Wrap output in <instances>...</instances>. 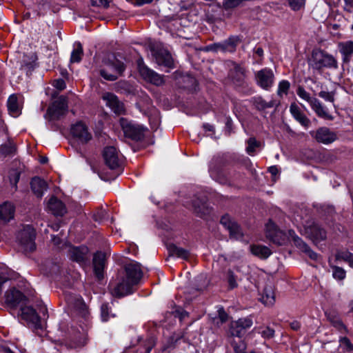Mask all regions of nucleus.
Instances as JSON below:
<instances>
[{"label":"nucleus","mask_w":353,"mask_h":353,"mask_svg":"<svg viewBox=\"0 0 353 353\" xmlns=\"http://www.w3.org/2000/svg\"><path fill=\"white\" fill-rule=\"evenodd\" d=\"M309 64L313 69L317 70H321L324 68L334 69L338 68L336 59L332 54L321 50L312 51Z\"/></svg>","instance_id":"f257e3e1"},{"label":"nucleus","mask_w":353,"mask_h":353,"mask_svg":"<svg viewBox=\"0 0 353 353\" xmlns=\"http://www.w3.org/2000/svg\"><path fill=\"white\" fill-rule=\"evenodd\" d=\"M125 70L124 63L114 59L104 63V67L100 70V74L107 81H113L118 79Z\"/></svg>","instance_id":"f03ea898"},{"label":"nucleus","mask_w":353,"mask_h":353,"mask_svg":"<svg viewBox=\"0 0 353 353\" xmlns=\"http://www.w3.org/2000/svg\"><path fill=\"white\" fill-rule=\"evenodd\" d=\"M35 231L31 225H26L17 234V240L25 252H32L36 248Z\"/></svg>","instance_id":"7ed1b4c3"},{"label":"nucleus","mask_w":353,"mask_h":353,"mask_svg":"<svg viewBox=\"0 0 353 353\" xmlns=\"http://www.w3.org/2000/svg\"><path fill=\"white\" fill-rule=\"evenodd\" d=\"M120 124L125 135L132 140L139 141L144 137V128L139 124L128 121L121 118Z\"/></svg>","instance_id":"20e7f679"},{"label":"nucleus","mask_w":353,"mask_h":353,"mask_svg":"<svg viewBox=\"0 0 353 353\" xmlns=\"http://www.w3.org/2000/svg\"><path fill=\"white\" fill-rule=\"evenodd\" d=\"M138 70L140 75L147 81L159 86L164 83L163 77L148 68L143 59L137 60Z\"/></svg>","instance_id":"39448f33"},{"label":"nucleus","mask_w":353,"mask_h":353,"mask_svg":"<svg viewBox=\"0 0 353 353\" xmlns=\"http://www.w3.org/2000/svg\"><path fill=\"white\" fill-rule=\"evenodd\" d=\"M68 112L67 98L61 96L48 108L47 114L50 119L57 120Z\"/></svg>","instance_id":"423d86ee"},{"label":"nucleus","mask_w":353,"mask_h":353,"mask_svg":"<svg viewBox=\"0 0 353 353\" xmlns=\"http://www.w3.org/2000/svg\"><path fill=\"white\" fill-rule=\"evenodd\" d=\"M70 134L73 138L81 143H87L92 139V134L88 127L81 121L77 122L71 125Z\"/></svg>","instance_id":"0eeeda50"},{"label":"nucleus","mask_w":353,"mask_h":353,"mask_svg":"<svg viewBox=\"0 0 353 353\" xmlns=\"http://www.w3.org/2000/svg\"><path fill=\"white\" fill-rule=\"evenodd\" d=\"M255 79L259 86L268 90L274 84V74L271 69L263 68L256 72Z\"/></svg>","instance_id":"6e6552de"},{"label":"nucleus","mask_w":353,"mask_h":353,"mask_svg":"<svg viewBox=\"0 0 353 353\" xmlns=\"http://www.w3.org/2000/svg\"><path fill=\"white\" fill-rule=\"evenodd\" d=\"M305 232L314 241L325 239L326 232L313 221H307L304 223Z\"/></svg>","instance_id":"1a4fd4ad"},{"label":"nucleus","mask_w":353,"mask_h":353,"mask_svg":"<svg viewBox=\"0 0 353 353\" xmlns=\"http://www.w3.org/2000/svg\"><path fill=\"white\" fill-rule=\"evenodd\" d=\"M310 134L317 142L325 145L334 142L337 139L336 134L326 127H321L316 131H312Z\"/></svg>","instance_id":"9d476101"},{"label":"nucleus","mask_w":353,"mask_h":353,"mask_svg":"<svg viewBox=\"0 0 353 353\" xmlns=\"http://www.w3.org/2000/svg\"><path fill=\"white\" fill-rule=\"evenodd\" d=\"M252 325V321L249 318L239 319L232 321L230 326V333L233 336L241 337L245 330Z\"/></svg>","instance_id":"9b49d317"},{"label":"nucleus","mask_w":353,"mask_h":353,"mask_svg":"<svg viewBox=\"0 0 353 353\" xmlns=\"http://www.w3.org/2000/svg\"><path fill=\"white\" fill-rule=\"evenodd\" d=\"M103 100L115 114H121L125 112L123 103L118 99V97L111 92H105L102 95Z\"/></svg>","instance_id":"f8f14e48"},{"label":"nucleus","mask_w":353,"mask_h":353,"mask_svg":"<svg viewBox=\"0 0 353 353\" xmlns=\"http://www.w3.org/2000/svg\"><path fill=\"white\" fill-rule=\"evenodd\" d=\"M134 284L131 283L127 279L123 278L121 281L115 285H110L111 292L113 296L121 297L132 292V288Z\"/></svg>","instance_id":"ddd939ff"},{"label":"nucleus","mask_w":353,"mask_h":353,"mask_svg":"<svg viewBox=\"0 0 353 353\" xmlns=\"http://www.w3.org/2000/svg\"><path fill=\"white\" fill-rule=\"evenodd\" d=\"M220 222L221 224L229 231L232 238L239 239L243 236V232L239 225L228 215L223 216Z\"/></svg>","instance_id":"4468645a"},{"label":"nucleus","mask_w":353,"mask_h":353,"mask_svg":"<svg viewBox=\"0 0 353 353\" xmlns=\"http://www.w3.org/2000/svg\"><path fill=\"white\" fill-rule=\"evenodd\" d=\"M239 41L236 37H230L223 43H214L206 47L207 51L233 52Z\"/></svg>","instance_id":"2eb2a0df"},{"label":"nucleus","mask_w":353,"mask_h":353,"mask_svg":"<svg viewBox=\"0 0 353 353\" xmlns=\"http://www.w3.org/2000/svg\"><path fill=\"white\" fill-rule=\"evenodd\" d=\"M103 158L106 165L110 169H115L120 165V158L116 148L113 146L105 148Z\"/></svg>","instance_id":"dca6fc26"},{"label":"nucleus","mask_w":353,"mask_h":353,"mask_svg":"<svg viewBox=\"0 0 353 353\" xmlns=\"http://www.w3.org/2000/svg\"><path fill=\"white\" fill-rule=\"evenodd\" d=\"M266 236L274 243L279 245L283 244L285 242L283 232L278 230L275 224L271 221L266 225Z\"/></svg>","instance_id":"f3484780"},{"label":"nucleus","mask_w":353,"mask_h":353,"mask_svg":"<svg viewBox=\"0 0 353 353\" xmlns=\"http://www.w3.org/2000/svg\"><path fill=\"white\" fill-rule=\"evenodd\" d=\"M152 55L157 64L169 68L174 67V60L168 50L164 49H160L159 50H152Z\"/></svg>","instance_id":"a211bd4d"},{"label":"nucleus","mask_w":353,"mask_h":353,"mask_svg":"<svg viewBox=\"0 0 353 353\" xmlns=\"http://www.w3.org/2000/svg\"><path fill=\"white\" fill-rule=\"evenodd\" d=\"M126 279L132 284H137L142 277L140 265L136 263H130L125 266Z\"/></svg>","instance_id":"6ab92c4d"},{"label":"nucleus","mask_w":353,"mask_h":353,"mask_svg":"<svg viewBox=\"0 0 353 353\" xmlns=\"http://www.w3.org/2000/svg\"><path fill=\"white\" fill-rule=\"evenodd\" d=\"M289 235L292 237L293 242L296 248L305 253L311 259L316 260L318 254L313 252L310 248L297 235L294 231L289 230Z\"/></svg>","instance_id":"aec40b11"},{"label":"nucleus","mask_w":353,"mask_h":353,"mask_svg":"<svg viewBox=\"0 0 353 353\" xmlns=\"http://www.w3.org/2000/svg\"><path fill=\"white\" fill-rule=\"evenodd\" d=\"M21 315L23 319L32 323L35 328H41L40 318L32 307L26 306L22 307Z\"/></svg>","instance_id":"412c9836"},{"label":"nucleus","mask_w":353,"mask_h":353,"mask_svg":"<svg viewBox=\"0 0 353 353\" xmlns=\"http://www.w3.org/2000/svg\"><path fill=\"white\" fill-rule=\"evenodd\" d=\"M68 303L78 313L79 315L85 317L88 314L86 305L81 297L68 296L66 299Z\"/></svg>","instance_id":"4be33fe9"},{"label":"nucleus","mask_w":353,"mask_h":353,"mask_svg":"<svg viewBox=\"0 0 353 353\" xmlns=\"http://www.w3.org/2000/svg\"><path fill=\"white\" fill-rule=\"evenodd\" d=\"M92 263L96 276L99 280L102 279L105 264V254L101 252H97L94 255Z\"/></svg>","instance_id":"5701e85b"},{"label":"nucleus","mask_w":353,"mask_h":353,"mask_svg":"<svg viewBox=\"0 0 353 353\" xmlns=\"http://www.w3.org/2000/svg\"><path fill=\"white\" fill-rule=\"evenodd\" d=\"M316 114L322 119L332 121L334 117L329 113L328 109L316 98H314L310 104Z\"/></svg>","instance_id":"b1692460"},{"label":"nucleus","mask_w":353,"mask_h":353,"mask_svg":"<svg viewBox=\"0 0 353 353\" xmlns=\"http://www.w3.org/2000/svg\"><path fill=\"white\" fill-rule=\"evenodd\" d=\"M290 112L294 119L298 121L301 125L307 128L310 124V119L303 112L301 108L296 103H292L290 105Z\"/></svg>","instance_id":"393cba45"},{"label":"nucleus","mask_w":353,"mask_h":353,"mask_svg":"<svg viewBox=\"0 0 353 353\" xmlns=\"http://www.w3.org/2000/svg\"><path fill=\"white\" fill-rule=\"evenodd\" d=\"M194 212L200 217H205L211 212V208L204 199H194L192 202Z\"/></svg>","instance_id":"a878e982"},{"label":"nucleus","mask_w":353,"mask_h":353,"mask_svg":"<svg viewBox=\"0 0 353 353\" xmlns=\"http://www.w3.org/2000/svg\"><path fill=\"white\" fill-rule=\"evenodd\" d=\"M88 249L87 247H72L69 250L70 257L72 261L83 263L87 259Z\"/></svg>","instance_id":"bb28decb"},{"label":"nucleus","mask_w":353,"mask_h":353,"mask_svg":"<svg viewBox=\"0 0 353 353\" xmlns=\"http://www.w3.org/2000/svg\"><path fill=\"white\" fill-rule=\"evenodd\" d=\"M15 208L10 202H4L0 205V219L4 222H8L14 218Z\"/></svg>","instance_id":"cd10ccee"},{"label":"nucleus","mask_w":353,"mask_h":353,"mask_svg":"<svg viewBox=\"0 0 353 353\" xmlns=\"http://www.w3.org/2000/svg\"><path fill=\"white\" fill-rule=\"evenodd\" d=\"M338 47L339 52L343 56V61L346 63H349L353 54V41L341 42L339 43Z\"/></svg>","instance_id":"c85d7f7f"},{"label":"nucleus","mask_w":353,"mask_h":353,"mask_svg":"<svg viewBox=\"0 0 353 353\" xmlns=\"http://www.w3.org/2000/svg\"><path fill=\"white\" fill-rule=\"evenodd\" d=\"M48 207L54 215L62 216L66 212L63 203L56 197H52L49 200Z\"/></svg>","instance_id":"c756f323"},{"label":"nucleus","mask_w":353,"mask_h":353,"mask_svg":"<svg viewBox=\"0 0 353 353\" xmlns=\"http://www.w3.org/2000/svg\"><path fill=\"white\" fill-rule=\"evenodd\" d=\"M33 192L38 196L41 197L45 191L48 189L46 182L39 177H34L30 183Z\"/></svg>","instance_id":"7c9ffc66"},{"label":"nucleus","mask_w":353,"mask_h":353,"mask_svg":"<svg viewBox=\"0 0 353 353\" xmlns=\"http://www.w3.org/2000/svg\"><path fill=\"white\" fill-rule=\"evenodd\" d=\"M5 296L6 303L13 306L18 304L23 299V294L14 288L8 290Z\"/></svg>","instance_id":"2f4dec72"},{"label":"nucleus","mask_w":353,"mask_h":353,"mask_svg":"<svg viewBox=\"0 0 353 353\" xmlns=\"http://www.w3.org/2000/svg\"><path fill=\"white\" fill-rule=\"evenodd\" d=\"M262 302L268 306H272L275 302L274 290L272 285H267L261 296Z\"/></svg>","instance_id":"473e14b6"},{"label":"nucleus","mask_w":353,"mask_h":353,"mask_svg":"<svg viewBox=\"0 0 353 353\" xmlns=\"http://www.w3.org/2000/svg\"><path fill=\"white\" fill-rule=\"evenodd\" d=\"M230 76L234 82L241 84L245 79V69L240 65L234 63L233 68L230 69Z\"/></svg>","instance_id":"72a5a7b5"},{"label":"nucleus","mask_w":353,"mask_h":353,"mask_svg":"<svg viewBox=\"0 0 353 353\" xmlns=\"http://www.w3.org/2000/svg\"><path fill=\"white\" fill-rule=\"evenodd\" d=\"M250 251L252 254L261 259L268 258L272 253L268 247L260 245H251Z\"/></svg>","instance_id":"f704fd0d"},{"label":"nucleus","mask_w":353,"mask_h":353,"mask_svg":"<svg viewBox=\"0 0 353 353\" xmlns=\"http://www.w3.org/2000/svg\"><path fill=\"white\" fill-rule=\"evenodd\" d=\"M168 250L170 256H176L183 259H187L189 257V252L188 250L177 247L175 245H170Z\"/></svg>","instance_id":"c9c22d12"},{"label":"nucleus","mask_w":353,"mask_h":353,"mask_svg":"<svg viewBox=\"0 0 353 353\" xmlns=\"http://www.w3.org/2000/svg\"><path fill=\"white\" fill-rule=\"evenodd\" d=\"M75 48L71 53L70 63H79L81 61L83 51V47L80 42H76Z\"/></svg>","instance_id":"e433bc0d"},{"label":"nucleus","mask_w":353,"mask_h":353,"mask_svg":"<svg viewBox=\"0 0 353 353\" xmlns=\"http://www.w3.org/2000/svg\"><path fill=\"white\" fill-rule=\"evenodd\" d=\"M225 279L228 285L229 290H233L238 287V279L234 272L229 269L225 273Z\"/></svg>","instance_id":"4c0bfd02"},{"label":"nucleus","mask_w":353,"mask_h":353,"mask_svg":"<svg viewBox=\"0 0 353 353\" xmlns=\"http://www.w3.org/2000/svg\"><path fill=\"white\" fill-rule=\"evenodd\" d=\"M336 260L344 261L353 268V254L347 250H341L336 254Z\"/></svg>","instance_id":"58836bf2"},{"label":"nucleus","mask_w":353,"mask_h":353,"mask_svg":"<svg viewBox=\"0 0 353 353\" xmlns=\"http://www.w3.org/2000/svg\"><path fill=\"white\" fill-rule=\"evenodd\" d=\"M16 152V147L13 142L8 141L0 146V154L3 156L14 154Z\"/></svg>","instance_id":"ea45409f"},{"label":"nucleus","mask_w":353,"mask_h":353,"mask_svg":"<svg viewBox=\"0 0 353 353\" xmlns=\"http://www.w3.org/2000/svg\"><path fill=\"white\" fill-rule=\"evenodd\" d=\"M327 319L332 323V324L340 331H344L347 332L346 326L343 324L342 321L336 315L329 314H327Z\"/></svg>","instance_id":"a19ab883"},{"label":"nucleus","mask_w":353,"mask_h":353,"mask_svg":"<svg viewBox=\"0 0 353 353\" xmlns=\"http://www.w3.org/2000/svg\"><path fill=\"white\" fill-rule=\"evenodd\" d=\"M8 108L10 112L12 114L18 113V102L17 97L15 95H11L8 99Z\"/></svg>","instance_id":"79ce46f5"},{"label":"nucleus","mask_w":353,"mask_h":353,"mask_svg":"<svg viewBox=\"0 0 353 353\" xmlns=\"http://www.w3.org/2000/svg\"><path fill=\"white\" fill-rule=\"evenodd\" d=\"M254 104L258 109L264 110L272 108L274 105V102L273 101L266 102L263 98L257 97L254 99Z\"/></svg>","instance_id":"37998d69"},{"label":"nucleus","mask_w":353,"mask_h":353,"mask_svg":"<svg viewBox=\"0 0 353 353\" xmlns=\"http://www.w3.org/2000/svg\"><path fill=\"white\" fill-rule=\"evenodd\" d=\"M248 0H223V7L225 10H232L241 6Z\"/></svg>","instance_id":"c03bdc74"},{"label":"nucleus","mask_w":353,"mask_h":353,"mask_svg":"<svg viewBox=\"0 0 353 353\" xmlns=\"http://www.w3.org/2000/svg\"><path fill=\"white\" fill-rule=\"evenodd\" d=\"M290 87V83L287 80H283L279 82L278 86L277 94L282 97L283 94H287Z\"/></svg>","instance_id":"a18cd8bd"},{"label":"nucleus","mask_w":353,"mask_h":353,"mask_svg":"<svg viewBox=\"0 0 353 353\" xmlns=\"http://www.w3.org/2000/svg\"><path fill=\"white\" fill-rule=\"evenodd\" d=\"M296 94L297 95L301 98L302 99L306 101L309 103V104L311 103V101H313L314 97H312L309 92H307L303 87L299 86L296 90Z\"/></svg>","instance_id":"49530a36"},{"label":"nucleus","mask_w":353,"mask_h":353,"mask_svg":"<svg viewBox=\"0 0 353 353\" xmlns=\"http://www.w3.org/2000/svg\"><path fill=\"white\" fill-rule=\"evenodd\" d=\"M288 4L292 10L298 11L305 7V0H288Z\"/></svg>","instance_id":"de8ad7c7"},{"label":"nucleus","mask_w":353,"mask_h":353,"mask_svg":"<svg viewBox=\"0 0 353 353\" xmlns=\"http://www.w3.org/2000/svg\"><path fill=\"white\" fill-rule=\"evenodd\" d=\"M340 346L347 352L353 351V344L347 337H341L339 339Z\"/></svg>","instance_id":"09e8293b"},{"label":"nucleus","mask_w":353,"mask_h":353,"mask_svg":"<svg viewBox=\"0 0 353 353\" xmlns=\"http://www.w3.org/2000/svg\"><path fill=\"white\" fill-rule=\"evenodd\" d=\"M259 146V142H258L255 138H250L248 140V147L246 151L249 154H252L255 151V149Z\"/></svg>","instance_id":"8fccbe9b"},{"label":"nucleus","mask_w":353,"mask_h":353,"mask_svg":"<svg viewBox=\"0 0 353 353\" xmlns=\"http://www.w3.org/2000/svg\"><path fill=\"white\" fill-rule=\"evenodd\" d=\"M332 269V276L334 279L343 280L345 277V271L343 268L337 266H333Z\"/></svg>","instance_id":"3c124183"},{"label":"nucleus","mask_w":353,"mask_h":353,"mask_svg":"<svg viewBox=\"0 0 353 353\" xmlns=\"http://www.w3.org/2000/svg\"><path fill=\"white\" fill-rule=\"evenodd\" d=\"M37 11L39 14H41L43 12L49 8V3L47 0H37Z\"/></svg>","instance_id":"603ef678"},{"label":"nucleus","mask_w":353,"mask_h":353,"mask_svg":"<svg viewBox=\"0 0 353 353\" xmlns=\"http://www.w3.org/2000/svg\"><path fill=\"white\" fill-rule=\"evenodd\" d=\"M319 96L326 101L334 102V92H333L321 91Z\"/></svg>","instance_id":"864d4df0"},{"label":"nucleus","mask_w":353,"mask_h":353,"mask_svg":"<svg viewBox=\"0 0 353 353\" xmlns=\"http://www.w3.org/2000/svg\"><path fill=\"white\" fill-rule=\"evenodd\" d=\"M112 0H91L92 5L94 6L109 7V3Z\"/></svg>","instance_id":"5fc2aeb1"},{"label":"nucleus","mask_w":353,"mask_h":353,"mask_svg":"<svg viewBox=\"0 0 353 353\" xmlns=\"http://www.w3.org/2000/svg\"><path fill=\"white\" fill-rule=\"evenodd\" d=\"M101 318L103 321H106L109 316V308L107 304H103L101 307Z\"/></svg>","instance_id":"6e6d98bb"},{"label":"nucleus","mask_w":353,"mask_h":353,"mask_svg":"<svg viewBox=\"0 0 353 353\" xmlns=\"http://www.w3.org/2000/svg\"><path fill=\"white\" fill-rule=\"evenodd\" d=\"M262 336L265 339L272 338L274 335V330L270 327H266L262 332Z\"/></svg>","instance_id":"4d7b16f0"},{"label":"nucleus","mask_w":353,"mask_h":353,"mask_svg":"<svg viewBox=\"0 0 353 353\" xmlns=\"http://www.w3.org/2000/svg\"><path fill=\"white\" fill-rule=\"evenodd\" d=\"M53 85L56 88L62 90L65 88V83L63 79H59L54 81Z\"/></svg>","instance_id":"13d9d810"},{"label":"nucleus","mask_w":353,"mask_h":353,"mask_svg":"<svg viewBox=\"0 0 353 353\" xmlns=\"http://www.w3.org/2000/svg\"><path fill=\"white\" fill-rule=\"evenodd\" d=\"M232 344L234 347V351L236 352V353H245V346L243 342L241 341L239 345H234L233 343Z\"/></svg>","instance_id":"bf43d9fd"},{"label":"nucleus","mask_w":353,"mask_h":353,"mask_svg":"<svg viewBox=\"0 0 353 353\" xmlns=\"http://www.w3.org/2000/svg\"><path fill=\"white\" fill-rule=\"evenodd\" d=\"M219 319L221 323H224L228 320V316L223 308L218 310Z\"/></svg>","instance_id":"052dcab7"},{"label":"nucleus","mask_w":353,"mask_h":353,"mask_svg":"<svg viewBox=\"0 0 353 353\" xmlns=\"http://www.w3.org/2000/svg\"><path fill=\"white\" fill-rule=\"evenodd\" d=\"M291 329L297 331L301 327V323L297 321H294L290 324Z\"/></svg>","instance_id":"680f3d73"},{"label":"nucleus","mask_w":353,"mask_h":353,"mask_svg":"<svg viewBox=\"0 0 353 353\" xmlns=\"http://www.w3.org/2000/svg\"><path fill=\"white\" fill-rule=\"evenodd\" d=\"M8 281V278L4 275H0V294L2 291V285Z\"/></svg>","instance_id":"e2e57ef3"},{"label":"nucleus","mask_w":353,"mask_h":353,"mask_svg":"<svg viewBox=\"0 0 353 353\" xmlns=\"http://www.w3.org/2000/svg\"><path fill=\"white\" fill-rule=\"evenodd\" d=\"M52 241L53 242V243L55 245H59L61 243V240L59 237H57V236H53L52 237Z\"/></svg>","instance_id":"0e129e2a"},{"label":"nucleus","mask_w":353,"mask_h":353,"mask_svg":"<svg viewBox=\"0 0 353 353\" xmlns=\"http://www.w3.org/2000/svg\"><path fill=\"white\" fill-rule=\"evenodd\" d=\"M269 172L272 175H276L279 172L278 168L276 166H271L269 168Z\"/></svg>","instance_id":"69168bd1"},{"label":"nucleus","mask_w":353,"mask_h":353,"mask_svg":"<svg viewBox=\"0 0 353 353\" xmlns=\"http://www.w3.org/2000/svg\"><path fill=\"white\" fill-rule=\"evenodd\" d=\"M176 313L179 315V317L180 318L181 320H182L183 318H185L188 315V313L183 310H182L181 312L176 310Z\"/></svg>","instance_id":"338daca9"},{"label":"nucleus","mask_w":353,"mask_h":353,"mask_svg":"<svg viewBox=\"0 0 353 353\" xmlns=\"http://www.w3.org/2000/svg\"><path fill=\"white\" fill-rule=\"evenodd\" d=\"M203 128L205 130H208V131H211V132H213L214 131V126L210 125V124H208V123H205L203 125Z\"/></svg>","instance_id":"774afa93"}]
</instances>
